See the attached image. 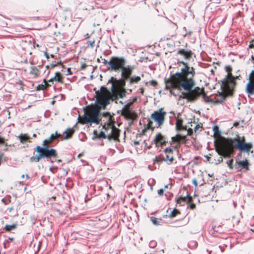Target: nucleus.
I'll return each mask as SVG.
<instances>
[{
	"label": "nucleus",
	"instance_id": "obj_14",
	"mask_svg": "<svg viewBox=\"0 0 254 254\" xmlns=\"http://www.w3.org/2000/svg\"><path fill=\"white\" fill-rule=\"evenodd\" d=\"M164 152L166 156L163 158V160L168 164H172L175 160L173 149L171 148H166Z\"/></svg>",
	"mask_w": 254,
	"mask_h": 254
},
{
	"label": "nucleus",
	"instance_id": "obj_5",
	"mask_svg": "<svg viewBox=\"0 0 254 254\" xmlns=\"http://www.w3.org/2000/svg\"><path fill=\"white\" fill-rule=\"evenodd\" d=\"M102 109L97 105L91 104L86 107L84 109L85 116L81 119L82 124L95 123L99 124V114Z\"/></svg>",
	"mask_w": 254,
	"mask_h": 254
},
{
	"label": "nucleus",
	"instance_id": "obj_30",
	"mask_svg": "<svg viewBox=\"0 0 254 254\" xmlns=\"http://www.w3.org/2000/svg\"><path fill=\"white\" fill-rule=\"evenodd\" d=\"M180 98L186 99L189 101H192L190 91L182 92Z\"/></svg>",
	"mask_w": 254,
	"mask_h": 254
},
{
	"label": "nucleus",
	"instance_id": "obj_8",
	"mask_svg": "<svg viewBox=\"0 0 254 254\" xmlns=\"http://www.w3.org/2000/svg\"><path fill=\"white\" fill-rule=\"evenodd\" d=\"M126 64V60L123 57H112L109 62L111 70L120 71Z\"/></svg>",
	"mask_w": 254,
	"mask_h": 254
},
{
	"label": "nucleus",
	"instance_id": "obj_50",
	"mask_svg": "<svg viewBox=\"0 0 254 254\" xmlns=\"http://www.w3.org/2000/svg\"><path fill=\"white\" fill-rule=\"evenodd\" d=\"M240 125V123L239 122H236L233 124V127H237Z\"/></svg>",
	"mask_w": 254,
	"mask_h": 254
},
{
	"label": "nucleus",
	"instance_id": "obj_53",
	"mask_svg": "<svg viewBox=\"0 0 254 254\" xmlns=\"http://www.w3.org/2000/svg\"><path fill=\"white\" fill-rule=\"evenodd\" d=\"M44 55L46 56L47 59H49L50 58V56L47 52H44Z\"/></svg>",
	"mask_w": 254,
	"mask_h": 254
},
{
	"label": "nucleus",
	"instance_id": "obj_27",
	"mask_svg": "<svg viewBox=\"0 0 254 254\" xmlns=\"http://www.w3.org/2000/svg\"><path fill=\"white\" fill-rule=\"evenodd\" d=\"M43 82L45 83L44 84H39L36 87L37 91L44 90L51 86V84L47 83L46 79H44Z\"/></svg>",
	"mask_w": 254,
	"mask_h": 254
},
{
	"label": "nucleus",
	"instance_id": "obj_43",
	"mask_svg": "<svg viewBox=\"0 0 254 254\" xmlns=\"http://www.w3.org/2000/svg\"><path fill=\"white\" fill-rule=\"evenodd\" d=\"M189 204V207L191 209H194L196 207V205L194 203H192V201L190 203H188Z\"/></svg>",
	"mask_w": 254,
	"mask_h": 254
},
{
	"label": "nucleus",
	"instance_id": "obj_13",
	"mask_svg": "<svg viewBox=\"0 0 254 254\" xmlns=\"http://www.w3.org/2000/svg\"><path fill=\"white\" fill-rule=\"evenodd\" d=\"M167 141L166 138L161 133H157L152 141L156 147L162 146L166 145Z\"/></svg>",
	"mask_w": 254,
	"mask_h": 254
},
{
	"label": "nucleus",
	"instance_id": "obj_3",
	"mask_svg": "<svg viewBox=\"0 0 254 254\" xmlns=\"http://www.w3.org/2000/svg\"><path fill=\"white\" fill-rule=\"evenodd\" d=\"M115 122L114 119L111 115H109L108 121L103 126L105 131H101L98 133L96 130H94L93 133L96 138H106L109 140H114L119 141V137L120 134V130L115 126Z\"/></svg>",
	"mask_w": 254,
	"mask_h": 254
},
{
	"label": "nucleus",
	"instance_id": "obj_9",
	"mask_svg": "<svg viewBox=\"0 0 254 254\" xmlns=\"http://www.w3.org/2000/svg\"><path fill=\"white\" fill-rule=\"evenodd\" d=\"M126 90L121 89L115 86V84H112L111 91H110V98L111 101H116L119 98H123L126 96Z\"/></svg>",
	"mask_w": 254,
	"mask_h": 254
},
{
	"label": "nucleus",
	"instance_id": "obj_55",
	"mask_svg": "<svg viewBox=\"0 0 254 254\" xmlns=\"http://www.w3.org/2000/svg\"><path fill=\"white\" fill-rule=\"evenodd\" d=\"M222 157H223V156H221V157H220L218 159V161L220 162H221L223 161V158Z\"/></svg>",
	"mask_w": 254,
	"mask_h": 254
},
{
	"label": "nucleus",
	"instance_id": "obj_33",
	"mask_svg": "<svg viewBox=\"0 0 254 254\" xmlns=\"http://www.w3.org/2000/svg\"><path fill=\"white\" fill-rule=\"evenodd\" d=\"M141 78L139 76L132 77L129 78V83L132 84L133 83H137L140 81Z\"/></svg>",
	"mask_w": 254,
	"mask_h": 254
},
{
	"label": "nucleus",
	"instance_id": "obj_12",
	"mask_svg": "<svg viewBox=\"0 0 254 254\" xmlns=\"http://www.w3.org/2000/svg\"><path fill=\"white\" fill-rule=\"evenodd\" d=\"M246 91L249 94H254V69L249 75V82L246 85Z\"/></svg>",
	"mask_w": 254,
	"mask_h": 254
},
{
	"label": "nucleus",
	"instance_id": "obj_28",
	"mask_svg": "<svg viewBox=\"0 0 254 254\" xmlns=\"http://www.w3.org/2000/svg\"><path fill=\"white\" fill-rule=\"evenodd\" d=\"M17 224L14 223L11 225H6L3 228V230L5 232H9L11 230H14L16 229Z\"/></svg>",
	"mask_w": 254,
	"mask_h": 254
},
{
	"label": "nucleus",
	"instance_id": "obj_46",
	"mask_svg": "<svg viewBox=\"0 0 254 254\" xmlns=\"http://www.w3.org/2000/svg\"><path fill=\"white\" fill-rule=\"evenodd\" d=\"M164 193V190L163 189H160L158 190V194L159 195H162Z\"/></svg>",
	"mask_w": 254,
	"mask_h": 254
},
{
	"label": "nucleus",
	"instance_id": "obj_63",
	"mask_svg": "<svg viewBox=\"0 0 254 254\" xmlns=\"http://www.w3.org/2000/svg\"><path fill=\"white\" fill-rule=\"evenodd\" d=\"M86 38H88L89 37V35L88 34L86 35Z\"/></svg>",
	"mask_w": 254,
	"mask_h": 254
},
{
	"label": "nucleus",
	"instance_id": "obj_37",
	"mask_svg": "<svg viewBox=\"0 0 254 254\" xmlns=\"http://www.w3.org/2000/svg\"><path fill=\"white\" fill-rule=\"evenodd\" d=\"M233 159H230L229 161H228L227 162L228 166L230 169H232L234 168L233 165Z\"/></svg>",
	"mask_w": 254,
	"mask_h": 254
},
{
	"label": "nucleus",
	"instance_id": "obj_11",
	"mask_svg": "<svg viewBox=\"0 0 254 254\" xmlns=\"http://www.w3.org/2000/svg\"><path fill=\"white\" fill-rule=\"evenodd\" d=\"M186 138V135L177 134L175 136L172 137L171 144H175V147L176 148H179L181 143H186L187 141Z\"/></svg>",
	"mask_w": 254,
	"mask_h": 254
},
{
	"label": "nucleus",
	"instance_id": "obj_39",
	"mask_svg": "<svg viewBox=\"0 0 254 254\" xmlns=\"http://www.w3.org/2000/svg\"><path fill=\"white\" fill-rule=\"evenodd\" d=\"M153 123L151 121H149L147 125V128H151L152 130H153L154 127H152Z\"/></svg>",
	"mask_w": 254,
	"mask_h": 254
},
{
	"label": "nucleus",
	"instance_id": "obj_1",
	"mask_svg": "<svg viewBox=\"0 0 254 254\" xmlns=\"http://www.w3.org/2000/svg\"><path fill=\"white\" fill-rule=\"evenodd\" d=\"M178 64L183 65L180 71L171 75L165 80L166 89H182L190 91L191 100L194 101L198 96L204 93V88L199 87L192 89L195 85L194 77L196 75L195 69L184 61H178Z\"/></svg>",
	"mask_w": 254,
	"mask_h": 254
},
{
	"label": "nucleus",
	"instance_id": "obj_64",
	"mask_svg": "<svg viewBox=\"0 0 254 254\" xmlns=\"http://www.w3.org/2000/svg\"><path fill=\"white\" fill-rule=\"evenodd\" d=\"M252 59L253 61H254V57L253 56H252Z\"/></svg>",
	"mask_w": 254,
	"mask_h": 254
},
{
	"label": "nucleus",
	"instance_id": "obj_48",
	"mask_svg": "<svg viewBox=\"0 0 254 254\" xmlns=\"http://www.w3.org/2000/svg\"><path fill=\"white\" fill-rule=\"evenodd\" d=\"M87 64H82L81 65V67H80V69H82V70H84L86 68V67H87Z\"/></svg>",
	"mask_w": 254,
	"mask_h": 254
},
{
	"label": "nucleus",
	"instance_id": "obj_35",
	"mask_svg": "<svg viewBox=\"0 0 254 254\" xmlns=\"http://www.w3.org/2000/svg\"><path fill=\"white\" fill-rule=\"evenodd\" d=\"M202 128V125L197 124L194 127V130L195 133H198L201 131Z\"/></svg>",
	"mask_w": 254,
	"mask_h": 254
},
{
	"label": "nucleus",
	"instance_id": "obj_21",
	"mask_svg": "<svg viewBox=\"0 0 254 254\" xmlns=\"http://www.w3.org/2000/svg\"><path fill=\"white\" fill-rule=\"evenodd\" d=\"M236 163L239 167H243L247 171L250 170L249 162L247 159H246L245 160L237 161Z\"/></svg>",
	"mask_w": 254,
	"mask_h": 254
},
{
	"label": "nucleus",
	"instance_id": "obj_54",
	"mask_svg": "<svg viewBox=\"0 0 254 254\" xmlns=\"http://www.w3.org/2000/svg\"><path fill=\"white\" fill-rule=\"evenodd\" d=\"M103 60V63L105 64V65H106L107 64H109V62H108L106 60H105V59Z\"/></svg>",
	"mask_w": 254,
	"mask_h": 254
},
{
	"label": "nucleus",
	"instance_id": "obj_18",
	"mask_svg": "<svg viewBox=\"0 0 254 254\" xmlns=\"http://www.w3.org/2000/svg\"><path fill=\"white\" fill-rule=\"evenodd\" d=\"M187 201H188L187 203L192 201V198L190 194H188L186 196H180L177 200V203L183 206Z\"/></svg>",
	"mask_w": 254,
	"mask_h": 254
},
{
	"label": "nucleus",
	"instance_id": "obj_58",
	"mask_svg": "<svg viewBox=\"0 0 254 254\" xmlns=\"http://www.w3.org/2000/svg\"><path fill=\"white\" fill-rule=\"evenodd\" d=\"M8 210L9 212H11L13 210V208L12 207L9 208H8Z\"/></svg>",
	"mask_w": 254,
	"mask_h": 254
},
{
	"label": "nucleus",
	"instance_id": "obj_25",
	"mask_svg": "<svg viewBox=\"0 0 254 254\" xmlns=\"http://www.w3.org/2000/svg\"><path fill=\"white\" fill-rule=\"evenodd\" d=\"M53 80L61 84L64 82V77L62 74L59 72H56L55 74V76L53 77Z\"/></svg>",
	"mask_w": 254,
	"mask_h": 254
},
{
	"label": "nucleus",
	"instance_id": "obj_44",
	"mask_svg": "<svg viewBox=\"0 0 254 254\" xmlns=\"http://www.w3.org/2000/svg\"><path fill=\"white\" fill-rule=\"evenodd\" d=\"M58 65H62V66H64L61 61L60 62H58L57 64H51L50 65V66L51 67V68H54Z\"/></svg>",
	"mask_w": 254,
	"mask_h": 254
},
{
	"label": "nucleus",
	"instance_id": "obj_16",
	"mask_svg": "<svg viewBox=\"0 0 254 254\" xmlns=\"http://www.w3.org/2000/svg\"><path fill=\"white\" fill-rule=\"evenodd\" d=\"M177 54L182 56L184 59L188 60L192 58L193 53L190 49H180L177 51Z\"/></svg>",
	"mask_w": 254,
	"mask_h": 254
},
{
	"label": "nucleus",
	"instance_id": "obj_10",
	"mask_svg": "<svg viewBox=\"0 0 254 254\" xmlns=\"http://www.w3.org/2000/svg\"><path fill=\"white\" fill-rule=\"evenodd\" d=\"M166 115V112L164 111L163 108H160L158 111H154L151 116L152 119L159 126L162 125L165 121V117Z\"/></svg>",
	"mask_w": 254,
	"mask_h": 254
},
{
	"label": "nucleus",
	"instance_id": "obj_40",
	"mask_svg": "<svg viewBox=\"0 0 254 254\" xmlns=\"http://www.w3.org/2000/svg\"><path fill=\"white\" fill-rule=\"evenodd\" d=\"M2 201L5 204H8L11 201L10 196H9L8 198L5 197L4 198L2 199Z\"/></svg>",
	"mask_w": 254,
	"mask_h": 254
},
{
	"label": "nucleus",
	"instance_id": "obj_47",
	"mask_svg": "<svg viewBox=\"0 0 254 254\" xmlns=\"http://www.w3.org/2000/svg\"><path fill=\"white\" fill-rule=\"evenodd\" d=\"M150 83L151 85L153 86H156L157 85V82L155 80H152L150 82Z\"/></svg>",
	"mask_w": 254,
	"mask_h": 254
},
{
	"label": "nucleus",
	"instance_id": "obj_6",
	"mask_svg": "<svg viewBox=\"0 0 254 254\" xmlns=\"http://www.w3.org/2000/svg\"><path fill=\"white\" fill-rule=\"evenodd\" d=\"M225 70L228 74L226 78L222 81L221 87L224 93L227 95H231L233 94L236 85L234 76L232 75L231 72L232 68L230 65L225 66Z\"/></svg>",
	"mask_w": 254,
	"mask_h": 254
},
{
	"label": "nucleus",
	"instance_id": "obj_49",
	"mask_svg": "<svg viewBox=\"0 0 254 254\" xmlns=\"http://www.w3.org/2000/svg\"><path fill=\"white\" fill-rule=\"evenodd\" d=\"M72 72L70 68H68L67 69V73L66 75H71Z\"/></svg>",
	"mask_w": 254,
	"mask_h": 254
},
{
	"label": "nucleus",
	"instance_id": "obj_31",
	"mask_svg": "<svg viewBox=\"0 0 254 254\" xmlns=\"http://www.w3.org/2000/svg\"><path fill=\"white\" fill-rule=\"evenodd\" d=\"M180 214H181V212L178 209L174 208L169 214V217L170 218H173Z\"/></svg>",
	"mask_w": 254,
	"mask_h": 254
},
{
	"label": "nucleus",
	"instance_id": "obj_62",
	"mask_svg": "<svg viewBox=\"0 0 254 254\" xmlns=\"http://www.w3.org/2000/svg\"><path fill=\"white\" fill-rule=\"evenodd\" d=\"M50 57H51V58H54V55L52 54V55H50Z\"/></svg>",
	"mask_w": 254,
	"mask_h": 254
},
{
	"label": "nucleus",
	"instance_id": "obj_57",
	"mask_svg": "<svg viewBox=\"0 0 254 254\" xmlns=\"http://www.w3.org/2000/svg\"><path fill=\"white\" fill-rule=\"evenodd\" d=\"M193 184L194 185H195V186H197V183H196V180H193Z\"/></svg>",
	"mask_w": 254,
	"mask_h": 254
},
{
	"label": "nucleus",
	"instance_id": "obj_51",
	"mask_svg": "<svg viewBox=\"0 0 254 254\" xmlns=\"http://www.w3.org/2000/svg\"><path fill=\"white\" fill-rule=\"evenodd\" d=\"M156 243L155 242H151L150 243V245L151 247H154L156 246Z\"/></svg>",
	"mask_w": 254,
	"mask_h": 254
},
{
	"label": "nucleus",
	"instance_id": "obj_52",
	"mask_svg": "<svg viewBox=\"0 0 254 254\" xmlns=\"http://www.w3.org/2000/svg\"><path fill=\"white\" fill-rule=\"evenodd\" d=\"M144 143L146 148H147L148 149H150L151 148V146L147 145V143L145 142V141H144Z\"/></svg>",
	"mask_w": 254,
	"mask_h": 254
},
{
	"label": "nucleus",
	"instance_id": "obj_7",
	"mask_svg": "<svg viewBox=\"0 0 254 254\" xmlns=\"http://www.w3.org/2000/svg\"><path fill=\"white\" fill-rule=\"evenodd\" d=\"M95 93L96 105L105 109L106 107L110 104V100H111L110 91L106 87L101 86L100 90L96 91Z\"/></svg>",
	"mask_w": 254,
	"mask_h": 254
},
{
	"label": "nucleus",
	"instance_id": "obj_19",
	"mask_svg": "<svg viewBox=\"0 0 254 254\" xmlns=\"http://www.w3.org/2000/svg\"><path fill=\"white\" fill-rule=\"evenodd\" d=\"M122 116L127 119L134 120L137 118V114L135 112H132L130 110L121 111Z\"/></svg>",
	"mask_w": 254,
	"mask_h": 254
},
{
	"label": "nucleus",
	"instance_id": "obj_34",
	"mask_svg": "<svg viewBox=\"0 0 254 254\" xmlns=\"http://www.w3.org/2000/svg\"><path fill=\"white\" fill-rule=\"evenodd\" d=\"M150 219L152 223L155 225H160V223L162 221L161 219H158L154 217H151Z\"/></svg>",
	"mask_w": 254,
	"mask_h": 254
},
{
	"label": "nucleus",
	"instance_id": "obj_60",
	"mask_svg": "<svg viewBox=\"0 0 254 254\" xmlns=\"http://www.w3.org/2000/svg\"><path fill=\"white\" fill-rule=\"evenodd\" d=\"M141 93L142 94H143V92H144V89H143V88H141Z\"/></svg>",
	"mask_w": 254,
	"mask_h": 254
},
{
	"label": "nucleus",
	"instance_id": "obj_4",
	"mask_svg": "<svg viewBox=\"0 0 254 254\" xmlns=\"http://www.w3.org/2000/svg\"><path fill=\"white\" fill-rule=\"evenodd\" d=\"M52 143L53 142L49 138L44 140L42 143L43 147L37 146L34 149L36 152L39 153V154L30 157V161L31 162H38L42 158H46L48 159L52 157L57 158L58 153L56 150L49 148Z\"/></svg>",
	"mask_w": 254,
	"mask_h": 254
},
{
	"label": "nucleus",
	"instance_id": "obj_41",
	"mask_svg": "<svg viewBox=\"0 0 254 254\" xmlns=\"http://www.w3.org/2000/svg\"><path fill=\"white\" fill-rule=\"evenodd\" d=\"M87 44L88 46H90L91 48H93L95 45V40H93L92 41H89L87 42Z\"/></svg>",
	"mask_w": 254,
	"mask_h": 254
},
{
	"label": "nucleus",
	"instance_id": "obj_61",
	"mask_svg": "<svg viewBox=\"0 0 254 254\" xmlns=\"http://www.w3.org/2000/svg\"><path fill=\"white\" fill-rule=\"evenodd\" d=\"M19 184L23 185L24 184L23 182H20Z\"/></svg>",
	"mask_w": 254,
	"mask_h": 254
},
{
	"label": "nucleus",
	"instance_id": "obj_23",
	"mask_svg": "<svg viewBox=\"0 0 254 254\" xmlns=\"http://www.w3.org/2000/svg\"><path fill=\"white\" fill-rule=\"evenodd\" d=\"M235 219H229L227 220L224 225L225 226V228H226L229 230H231L235 227Z\"/></svg>",
	"mask_w": 254,
	"mask_h": 254
},
{
	"label": "nucleus",
	"instance_id": "obj_2",
	"mask_svg": "<svg viewBox=\"0 0 254 254\" xmlns=\"http://www.w3.org/2000/svg\"><path fill=\"white\" fill-rule=\"evenodd\" d=\"M213 130L214 132V137L216 139V151L220 156H223L225 158L231 157L234 154L235 149L249 154L253 148V144L252 142H246L245 136L237 135L234 138H226L221 136L218 127L214 126Z\"/></svg>",
	"mask_w": 254,
	"mask_h": 254
},
{
	"label": "nucleus",
	"instance_id": "obj_20",
	"mask_svg": "<svg viewBox=\"0 0 254 254\" xmlns=\"http://www.w3.org/2000/svg\"><path fill=\"white\" fill-rule=\"evenodd\" d=\"M74 132V129L73 128H68L65 131L64 133L66 134L65 136L61 137V140H66L71 138Z\"/></svg>",
	"mask_w": 254,
	"mask_h": 254
},
{
	"label": "nucleus",
	"instance_id": "obj_32",
	"mask_svg": "<svg viewBox=\"0 0 254 254\" xmlns=\"http://www.w3.org/2000/svg\"><path fill=\"white\" fill-rule=\"evenodd\" d=\"M62 135L60 133H59L57 131L55 132V133H52L49 138L50 139V140H51L52 142H53L55 140H56L58 138H61Z\"/></svg>",
	"mask_w": 254,
	"mask_h": 254
},
{
	"label": "nucleus",
	"instance_id": "obj_29",
	"mask_svg": "<svg viewBox=\"0 0 254 254\" xmlns=\"http://www.w3.org/2000/svg\"><path fill=\"white\" fill-rule=\"evenodd\" d=\"M137 100L136 98H133L132 100V101L128 103H127L126 105H125L121 111H129L130 110V107L132 105V104L134 102H135Z\"/></svg>",
	"mask_w": 254,
	"mask_h": 254
},
{
	"label": "nucleus",
	"instance_id": "obj_38",
	"mask_svg": "<svg viewBox=\"0 0 254 254\" xmlns=\"http://www.w3.org/2000/svg\"><path fill=\"white\" fill-rule=\"evenodd\" d=\"M163 159L161 158H160L159 157H156L155 158L154 160V163H158L160 164L162 162Z\"/></svg>",
	"mask_w": 254,
	"mask_h": 254
},
{
	"label": "nucleus",
	"instance_id": "obj_26",
	"mask_svg": "<svg viewBox=\"0 0 254 254\" xmlns=\"http://www.w3.org/2000/svg\"><path fill=\"white\" fill-rule=\"evenodd\" d=\"M183 121L182 119H178L176 123V127L177 129L181 130H187V127L183 126Z\"/></svg>",
	"mask_w": 254,
	"mask_h": 254
},
{
	"label": "nucleus",
	"instance_id": "obj_42",
	"mask_svg": "<svg viewBox=\"0 0 254 254\" xmlns=\"http://www.w3.org/2000/svg\"><path fill=\"white\" fill-rule=\"evenodd\" d=\"M249 47L250 49H253L254 51V39L250 42Z\"/></svg>",
	"mask_w": 254,
	"mask_h": 254
},
{
	"label": "nucleus",
	"instance_id": "obj_17",
	"mask_svg": "<svg viewBox=\"0 0 254 254\" xmlns=\"http://www.w3.org/2000/svg\"><path fill=\"white\" fill-rule=\"evenodd\" d=\"M39 66H32L30 68L29 72L30 78L35 79L39 77L41 74V71L38 68Z\"/></svg>",
	"mask_w": 254,
	"mask_h": 254
},
{
	"label": "nucleus",
	"instance_id": "obj_22",
	"mask_svg": "<svg viewBox=\"0 0 254 254\" xmlns=\"http://www.w3.org/2000/svg\"><path fill=\"white\" fill-rule=\"evenodd\" d=\"M127 79H123L122 78L120 80H117L115 83H114L113 84H115V86L117 88L121 89L122 90H126L125 88V86L126 85V81Z\"/></svg>",
	"mask_w": 254,
	"mask_h": 254
},
{
	"label": "nucleus",
	"instance_id": "obj_36",
	"mask_svg": "<svg viewBox=\"0 0 254 254\" xmlns=\"http://www.w3.org/2000/svg\"><path fill=\"white\" fill-rule=\"evenodd\" d=\"M0 145H3L5 146H7V143L5 142L4 138L0 136Z\"/></svg>",
	"mask_w": 254,
	"mask_h": 254
},
{
	"label": "nucleus",
	"instance_id": "obj_56",
	"mask_svg": "<svg viewBox=\"0 0 254 254\" xmlns=\"http://www.w3.org/2000/svg\"><path fill=\"white\" fill-rule=\"evenodd\" d=\"M54 81V80H53V77L52 78L49 79V80H48L47 81L48 83V82H53Z\"/></svg>",
	"mask_w": 254,
	"mask_h": 254
},
{
	"label": "nucleus",
	"instance_id": "obj_15",
	"mask_svg": "<svg viewBox=\"0 0 254 254\" xmlns=\"http://www.w3.org/2000/svg\"><path fill=\"white\" fill-rule=\"evenodd\" d=\"M134 67L131 65L124 66L122 69L121 76L123 79H128L130 78Z\"/></svg>",
	"mask_w": 254,
	"mask_h": 254
},
{
	"label": "nucleus",
	"instance_id": "obj_45",
	"mask_svg": "<svg viewBox=\"0 0 254 254\" xmlns=\"http://www.w3.org/2000/svg\"><path fill=\"white\" fill-rule=\"evenodd\" d=\"M188 131V135H191L193 133L192 129L191 128H189V129H187Z\"/></svg>",
	"mask_w": 254,
	"mask_h": 254
},
{
	"label": "nucleus",
	"instance_id": "obj_24",
	"mask_svg": "<svg viewBox=\"0 0 254 254\" xmlns=\"http://www.w3.org/2000/svg\"><path fill=\"white\" fill-rule=\"evenodd\" d=\"M17 138L22 143L31 142L30 137L27 134L21 133L17 137Z\"/></svg>",
	"mask_w": 254,
	"mask_h": 254
},
{
	"label": "nucleus",
	"instance_id": "obj_59",
	"mask_svg": "<svg viewBox=\"0 0 254 254\" xmlns=\"http://www.w3.org/2000/svg\"><path fill=\"white\" fill-rule=\"evenodd\" d=\"M26 178L27 179H29L30 178L29 176L28 175H26Z\"/></svg>",
	"mask_w": 254,
	"mask_h": 254
}]
</instances>
